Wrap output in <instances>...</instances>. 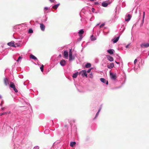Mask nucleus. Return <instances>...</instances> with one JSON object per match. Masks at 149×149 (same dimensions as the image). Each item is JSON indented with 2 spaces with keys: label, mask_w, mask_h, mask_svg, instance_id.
Instances as JSON below:
<instances>
[{
  "label": "nucleus",
  "mask_w": 149,
  "mask_h": 149,
  "mask_svg": "<svg viewBox=\"0 0 149 149\" xmlns=\"http://www.w3.org/2000/svg\"><path fill=\"white\" fill-rule=\"evenodd\" d=\"M140 47L142 48H147L149 47V43H143L140 45Z\"/></svg>",
  "instance_id": "f257e3e1"
},
{
  "label": "nucleus",
  "mask_w": 149,
  "mask_h": 149,
  "mask_svg": "<svg viewBox=\"0 0 149 149\" xmlns=\"http://www.w3.org/2000/svg\"><path fill=\"white\" fill-rule=\"evenodd\" d=\"M110 77L111 79L113 80H115L116 79V74H113L111 72V71L110 72Z\"/></svg>",
  "instance_id": "f03ea898"
},
{
  "label": "nucleus",
  "mask_w": 149,
  "mask_h": 149,
  "mask_svg": "<svg viewBox=\"0 0 149 149\" xmlns=\"http://www.w3.org/2000/svg\"><path fill=\"white\" fill-rule=\"evenodd\" d=\"M14 43H15L14 41H11L8 43H7V45L10 46L16 47V46L15 45Z\"/></svg>",
  "instance_id": "7ed1b4c3"
},
{
  "label": "nucleus",
  "mask_w": 149,
  "mask_h": 149,
  "mask_svg": "<svg viewBox=\"0 0 149 149\" xmlns=\"http://www.w3.org/2000/svg\"><path fill=\"white\" fill-rule=\"evenodd\" d=\"M4 82L6 86H8L9 84L8 79L6 78H5L4 79Z\"/></svg>",
  "instance_id": "20e7f679"
},
{
  "label": "nucleus",
  "mask_w": 149,
  "mask_h": 149,
  "mask_svg": "<svg viewBox=\"0 0 149 149\" xmlns=\"http://www.w3.org/2000/svg\"><path fill=\"white\" fill-rule=\"evenodd\" d=\"M107 59L110 62H112L113 61V58L111 56L107 55Z\"/></svg>",
  "instance_id": "39448f33"
},
{
  "label": "nucleus",
  "mask_w": 149,
  "mask_h": 149,
  "mask_svg": "<svg viewBox=\"0 0 149 149\" xmlns=\"http://www.w3.org/2000/svg\"><path fill=\"white\" fill-rule=\"evenodd\" d=\"M100 81L102 83L106 84V85L108 84V82L107 81H106L104 78H101L100 79Z\"/></svg>",
  "instance_id": "423d86ee"
},
{
  "label": "nucleus",
  "mask_w": 149,
  "mask_h": 149,
  "mask_svg": "<svg viewBox=\"0 0 149 149\" xmlns=\"http://www.w3.org/2000/svg\"><path fill=\"white\" fill-rule=\"evenodd\" d=\"M120 38V36H118L117 37L113 39L112 40L113 41V43H116L118 41V40L119 38Z\"/></svg>",
  "instance_id": "0eeeda50"
},
{
  "label": "nucleus",
  "mask_w": 149,
  "mask_h": 149,
  "mask_svg": "<svg viewBox=\"0 0 149 149\" xmlns=\"http://www.w3.org/2000/svg\"><path fill=\"white\" fill-rule=\"evenodd\" d=\"M114 66V63H111L109 65H107V67L109 69H111L113 68Z\"/></svg>",
  "instance_id": "6e6552de"
},
{
  "label": "nucleus",
  "mask_w": 149,
  "mask_h": 149,
  "mask_svg": "<svg viewBox=\"0 0 149 149\" xmlns=\"http://www.w3.org/2000/svg\"><path fill=\"white\" fill-rule=\"evenodd\" d=\"M40 27L41 30L42 31H44L45 29V26L42 23H40Z\"/></svg>",
  "instance_id": "1a4fd4ad"
},
{
  "label": "nucleus",
  "mask_w": 149,
  "mask_h": 149,
  "mask_svg": "<svg viewBox=\"0 0 149 149\" xmlns=\"http://www.w3.org/2000/svg\"><path fill=\"white\" fill-rule=\"evenodd\" d=\"M82 72L81 74L82 76H85L86 77H87V74L86 73V70H83L82 71Z\"/></svg>",
  "instance_id": "9d476101"
},
{
  "label": "nucleus",
  "mask_w": 149,
  "mask_h": 149,
  "mask_svg": "<svg viewBox=\"0 0 149 149\" xmlns=\"http://www.w3.org/2000/svg\"><path fill=\"white\" fill-rule=\"evenodd\" d=\"M60 63L61 66H63L65 65V61L64 60H62L60 61Z\"/></svg>",
  "instance_id": "9b49d317"
},
{
  "label": "nucleus",
  "mask_w": 149,
  "mask_h": 149,
  "mask_svg": "<svg viewBox=\"0 0 149 149\" xmlns=\"http://www.w3.org/2000/svg\"><path fill=\"white\" fill-rule=\"evenodd\" d=\"M107 52L109 54L111 55L113 54L114 50L113 49H110L107 50Z\"/></svg>",
  "instance_id": "f8f14e48"
},
{
  "label": "nucleus",
  "mask_w": 149,
  "mask_h": 149,
  "mask_svg": "<svg viewBox=\"0 0 149 149\" xmlns=\"http://www.w3.org/2000/svg\"><path fill=\"white\" fill-rule=\"evenodd\" d=\"M30 58H31L33 59L35 61H38V60L36 56H35L34 55H33L32 54H31L30 55Z\"/></svg>",
  "instance_id": "ddd939ff"
},
{
  "label": "nucleus",
  "mask_w": 149,
  "mask_h": 149,
  "mask_svg": "<svg viewBox=\"0 0 149 149\" xmlns=\"http://www.w3.org/2000/svg\"><path fill=\"white\" fill-rule=\"evenodd\" d=\"M126 16L128 17V18H126L125 19V21H129L130 20L131 17V15L128 14Z\"/></svg>",
  "instance_id": "4468645a"
},
{
  "label": "nucleus",
  "mask_w": 149,
  "mask_h": 149,
  "mask_svg": "<svg viewBox=\"0 0 149 149\" xmlns=\"http://www.w3.org/2000/svg\"><path fill=\"white\" fill-rule=\"evenodd\" d=\"M60 4L59 3L54 5L52 6V8L54 9H56L57 8L58 6H59Z\"/></svg>",
  "instance_id": "2eb2a0df"
},
{
  "label": "nucleus",
  "mask_w": 149,
  "mask_h": 149,
  "mask_svg": "<svg viewBox=\"0 0 149 149\" xmlns=\"http://www.w3.org/2000/svg\"><path fill=\"white\" fill-rule=\"evenodd\" d=\"M68 52L66 51H65L64 52L63 55L65 58H67L68 56Z\"/></svg>",
  "instance_id": "dca6fc26"
},
{
  "label": "nucleus",
  "mask_w": 149,
  "mask_h": 149,
  "mask_svg": "<svg viewBox=\"0 0 149 149\" xmlns=\"http://www.w3.org/2000/svg\"><path fill=\"white\" fill-rule=\"evenodd\" d=\"M78 72L77 71L75 73H74L72 75V77L73 78H76L78 75Z\"/></svg>",
  "instance_id": "f3484780"
},
{
  "label": "nucleus",
  "mask_w": 149,
  "mask_h": 149,
  "mask_svg": "<svg viewBox=\"0 0 149 149\" xmlns=\"http://www.w3.org/2000/svg\"><path fill=\"white\" fill-rule=\"evenodd\" d=\"M74 56H72V55H71V56H70V55H69V61H70L74 60Z\"/></svg>",
  "instance_id": "a211bd4d"
},
{
  "label": "nucleus",
  "mask_w": 149,
  "mask_h": 149,
  "mask_svg": "<svg viewBox=\"0 0 149 149\" xmlns=\"http://www.w3.org/2000/svg\"><path fill=\"white\" fill-rule=\"evenodd\" d=\"M102 6L104 7H106L108 5V3H106L105 2H103L102 3Z\"/></svg>",
  "instance_id": "6ab92c4d"
},
{
  "label": "nucleus",
  "mask_w": 149,
  "mask_h": 149,
  "mask_svg": "<svg viewBox=\"0 0 149 149\" xmlns=\"http://www.w3.org/2000/svg\"><path fill=\"white\" fill-rule=\"evenodd\" d=\"M145 16V12L144 11L143 12V16L142 20V22L141 23V24H142V25H143L144 23Z\"/></svg>",
  "instance_id": "aec40b11"
},
{
  "label": "nucleus",
  "mask_w": 149,
  "mask_h": 149,
  "mask_svg": "<svg viewBox=\"0 0 149 149\" xmlns=\"http://www.w3.org/2000/svg\"><path fill=\"white\" fill-rule=\"evenodd\" d=\"M10 88H13L14 87H15V86L13 82H10Z\"/></svg>",
  "instance_id": "412c9836"
},
{
  "label": "nucleus",
  "mask_w": 149,
  "mask_h": 149,
  "mask_svg": "<svg viewBox=\"0 0 149 149\" xmlns=\"http://www.w3.org/2000/svg\"><path fill=\"white\" fill-rule=\"evenodd\" d=\"M76 143L75 142H71L70 143V146L72 147H73L76 144Z\"/></svg>",
  "instance_id": "4be33fe9"
},
{
  "label": "nucleus",
  "mask_w": 149,
  "mask_h": 149,
  "mask_svg": "<svg viewBox=\"0 0 149 149\" xmlns=\"http://www.w3.org/2000/svg\"><path fill=\"white\" fill-rule=\"evenodd\" d=\"M91 39L92 41H94L96 40V38L94 37L93 35H92L91 36Z\"/></svg>",
  "instance_id": "5701e85b"
},
{
  "label": "nucleus",
  "mask_w": 149,
  "mask_h": 149,
  "mask_svg": "<svg viewBox=\"0 0 149 149\" xmlns=\"http://www.w3.org/2000/svg\"><path fill=\"white\" fill-rule=\"evenodd\" d=\"M11 113V112L10 111L6 112H3L2 113H1L0 115L1 116L3 115L7 114H10Z\"/></svg>",
  "instance_id": "b1692460"
},
{
  "label": "nucleus",
  "mask_w": 149,
  "mask_h": 149,
  "mask_svg": "<svg viewBox=\"0 0 149 149\" xmlns=\"http://www.w3.org/2000/svg\"><path fill=\"white\" fill-rule=\"evenodd\" d=\"M91 66V64L89 63H87L85 65V67L86 68H90Z\"/></svg>",
  "instance_id": "393cba45"
},
{
  "label": "nucleus",
  "mask_w": 149,
  "mask_h": 149,
  "mask_svg": "<svg viewBox=\"0 0 149 149\" xmlns=\"http://www.w3.org/2000/svg\"><path fill=\"white\" fill-rule=\"evenodd\" d=\"M84 33V31L83 29H81L79 30V31L78 33L79 35H81L83 34Z\"/></svg>",
  "instance_id": "a878e982"
},
{
  "label": "nucleus",
  "mask_w": 149,
  "mask_h": 149,
  "mask_svg": "<svg viewBox=\"0 0 149 149\" xmlns=\"http://www.w3.org/2000/svg\"><path fill=\"white\" fill-rule=\"evenodd\" d=\"M99 112H100L99 111H97V113L96 114L95 117L93 118V120L95 119L98 116Z\"/></svg>",
  "instance_id": "bb28decb"
},
{
  "label": "nucleus",
  "mask_w": 149,
  "mask_h": 149,
  "mask_svg": "<svg viewBox=\"0 0 149 149\" xmlns=\"http://www.w3.org/2000/svg\"><path fill=\"white\" fill-rule=\"evenodd\" d=\"M79 36L80 38L78 39V41L81 40L83 38L82 36L81 35H79Z\"/></svg>",
  "instance_id": "cd10ccee"
},
{
  "label": "nucleus",
  "mask_w": 149,
  "mask_h": 149,
  "mask_svg": "<svg viewBox=\"0 0 149 149\" xmlns=\"http://www.w3.org/2000/svg\"><path fill=\"white\" fill-rule=\"evenodd\" d=\"M33 32V30L31 29H30L28 31V32L29 33H32Z\"/></svg>",
  "instance_id": "c85d7f7f"
},
{
  "label": "nucleus",
  "mask_w": 149,
  "mask_h": 149,
  "mask_svg": "<svg viewBox=\"0 0 149 149\" xmlns=\"http://www.w3.org/2000/svg\"><path fill=\"white\" fill-rule=\"evenodd\" d=\"M43 67L44 65H42L41 66V67L40 68L42 72H43Z\"/></svg>",
  "instance_id": "c756f323"
},
{
  "label": "nucleus",
  "mask_w": 149,
  "mask_h": 149,
  "mask_svg": "<svg viewBox=\"0 0 149 149\" xmlns=\"http://www.w3.org/2000/svg\"><path fill=\"white\" fill-rule=\"evenodd\" d=\"M13 88V89L15 93H17L18 92V90H17V89L15 88V86Z\"/></svg>",
  "instance_id": "7c9ffc66"
},
{
  "label": "nucleus",
  "mask_w": 149,
  "mask_h": 149,
  "mask_svg": "<svg viewBox=\"0 0 149 149\" xmlns=\"http://www.w3.org/2000/svg\"><path fill=\"white\" fill-rule=\"evenodd\" d=\"M45 19L44 20L43 19L42 20V22H46L47 21V17H46V16H45Z\"/></svg>",
  "instance_id": "2f4dec72"
},
{
  "label": "nucleus",
  "mask_w": 149,
  "mask_h": 149,
  "mask_svg": "<svg viewBox=\"0 0 149 149\" xmlns=\"http://www.w3.org/2000/svg\"><path fill=\"white\" fill-rule=\"evenodd\" d=\"M22 59V57H21V56H19L18 58V59L16 61L17 62H19V61L21 59Z\"/></svg>",
  "instance_id": "473e14b6"
},
{
  "label": "nucleus",
  "mask_w": 149,
  "mask_h": 149,
  "mask_svg": "<svg viewBox=\"0 0 149 149\" xmlns=\"http://www.w3.org/2000/svg\"><path fill=\"white\" fill-rule=\"evenodd\" d=\"M33 149H39V147L38 146H36L34 147Z\"/></svg>",
  "instance_id": "72a5a7b5"
},
{
  "label": "nucleus",
  "mask_w": 149,
  "mask_h": 149,
  "mask_svg": "<svg viewBox=\"0 0 149 149\" xmlns=\"http://www.w3.org/2000/svg\"><path fill=\"white\" fill-rule=\"evenodd\" d=\"M105 25V24L104 23H102V24L101 25H100V28H102V27H103L104 26V25Z\"/></svg>",
  "instance_id": "f704fd0d"
},
{
  "label": "nucleus",
  "mask_w": 149,
  "mask_h": 149,
  "mask_svg": "<svg viewBox=\"0 0 149 149\" xmlns=\"http://www.w3.org/2000/svg\"><path fill=\"white\" fill-rule=\"evenodd\" d=\"M49 1L52 3H56V1L55 0H49Z\"/></svg>",
  "instance_id": "c9c22d12"
},
{
  "label": "nucleus",
  "mask_w": 149,
  "mask_h": 149,
  "mask_svg": "<svg viewBox=\"0 0 149 149\" xmlns=\"http://www.w3.org/2000/svg\"><path fill=\"white\" fill-rule=\"evenodd\" d=\"M72 55V53L71 51V49H70L69 51V55H70V56H71V55Z\"/></svg>",
  "instance_id": "e433bc0d"
},
{
  "label": "nucleus",
  "mask_w": 149,
  "mask_h": 149,
  "mask_svg": "<svg viewBox=\"0 0 149 149\" xmlns=\"http://www.w3.org/2000/svg\"><path fill=\"white\" fill-rule=\"evenodd\" d=\"M92 69V68H90V69H89L88 70L86 71V72H88V73H89L91 71V69Z\"/></svg>",
  "instance_id": "4c0bfd02"
},
{
  "label": "nucleus",
  "mask_w": 149,
  "mask_h": 149,
  "mask_svg": "<svg viewBox=\"0 0 149 149\" xmlns=\"http://www.w3.org/2000/svg\"><path fill=\"white\" fill-rule=\"evenodd\" d=\"M102 108V105H101V106L100 107V108H99V109L98 110V111H99V112H100Z\"/></svg>",
  "instance_id": "58836bf2"
},
{
  "label": "nucleus",
  "mask_w": 149,
  "mask_h": 149,
  "mask_svg": "<svg viewBox=\"0 0 149 149\" xmlns=\"http://www.w3.org/2000/svg\"><path fill=\"white\" fill-rule=\"evenodd\" d=\"M48 9V8L47 7H45L44 8V11Z\"/></svg>",
  "instance_id": "ea45409f"
},
{
  "label": "nucleus",
  "mask_w": 149,
  "mask_h": 149,
  "mask_svg": "<svg viewBox=\"0 0 149 149\" xmlns=\"http://www.w3.org/2000/svg\"><path fill=\"white\" fill-rule=\"evenodd\" d=\"M116 18V17L115 16H114V17L113 18V20H112V21L113 22H114L115 21V19Z\"/></svg>",
  "instance_id": "a19ab883"
},
{
  "label": "nucleus",
  "mask_w": 149,
  "mask_h": 149,
  "mask_svg": "<svg viewBox=\"0 0 149 149\" xmlns=\"http://www.w3.org/2000/svg\"><path fill=\"white\" fill-rule=\"evenodd\" d=\"M91 10H92V11L94 13L95 10V8H92Z\"/></svg>",
  "instance_id": "79ce46f5"
},
{
  "label": "nucleus",
  "mask_w": 149,
  "mask_h": 149,
  "mask_svg": "<svg viewBox=\"0 0 149 149\" xmlns=\"http://www.w3.org/2000/svg\"><path fill=\"white\" fill-rule=\"evenodd\" d=\"M65 128V130H67L68 129V126L67 125H65L64 126Z\"/></svg>",
  "instance_id": "37998d69"
},
{
  "label": "nucleus",
  "mask_w": 149,
  "mask_h": 149,
  "mask_svg": "<svg viewBox=\"0 0 149 149\" xmlns=\"http://www.w3.org/2000/svg\"><path fill=\"white\" fill-rule=\"evenodd\" d=\"M137 61V59H136L134 61V64H135L136 63V62Z\"/></svg>",
  "instance_id": "c03bdc74"
},
{
  "label": "nucleus",
  "mask_w": 149,
  "mask_h": 149,
  "mask_svg": "<svg viewBox=\"0 0 149 149\" xmlns=\"http://www.w3.org/2000/svg\"><path fill=\"white\" fill-rule=\"evenodd\" d=\"M130 43L128 45H127L125 47L126 48H128L129 47V45H130Z\"/></svg>",
  "instance_id": "a18cd8bd"
},
{
  "label": "nucleus",
  "mask_w": 149,
  "mask_h": 149,
  "mask_svg": "<svg viewBox=\"0 0 149 149\" xmlns=\"http://www.w3.org/2000/svg\"><path fill=\"white\" fill-rule=\"evenodd\" d=\"M90 77L91 78H92L93 77V75L92 73H91L90 74Z\"/></svg>",
  "instance_id": "49530a36"
},
{
  "label": "nucleus",
  "mask_w": 149,
  "mask_h": 149,
  "mask_svg": "<svg viewBox=\"0 0 149 149\" xmlns=\"http://www.w3.org/2000/svg\"><path fill=\"white\" fill-rule=\"evenodd\" d=\"M15 45L16 46V47H18L19 46V44H16Z\"/></svg>",
  "instance_id": "de8ad7c7"
},
{
  "label": "nucleus",
  "mask_w": 149,
  "mask_h": 149,
  "mask_svg": "<svg viewBox=\"0 0 149 149\" xmlns=\"http://www.w3.org/2000/svg\"><path fill=\"white\" fill-rule=\"evenodd\" d=\"M115 62L117 64H120V63L119 62H118L116 61H115Z\"/></svg>",
  "instance_id": "09e8293b"
},
{
  "label": "nucleus",
  "mask_w": 149,
  "mask_h": 149,
  "mask_svg": "<svg viewBox=\"0 0 149 149\" xmlns=\"http://www.w3.org/2000/svg\"><path fill=\"white\" fill-rule=\"evenodd\" d=\"M1 109L2 110H4L5 109V108L4 107H2Z\"/></svg>",
  "instance_id": "8fccbe9b"
},
{
  "label": "nucleus",
  "mask_w": 149,
  "mask_h": 149,
  "mask_svg": "<svg viewBox=\"0 0 149 149\" xmlns=\"http://www.w3.org/2000/svg\"><path fill=\"white\" fill-rule=\"evenodd\" d=\"M92 19H93V17H92L90 19V21H92Z\"/></svg>",
  "instance_id": "3c124183"
},
{
  "label": "nucleus",
  "mask_w": 149,
  "mask_h": 149,
  "mask_svg": "<svg viewBox=\"0 0 149 149\" xmlns=\"http://www.w3.org/2000/svg\"><path fill=\"white\" fill-rule=\"evenodd\" d=\"M2 102L1 104L0 105V106H1V107L2 106Z\"/></svg>",
  "instance_id": "603ef678"
},
{
  "label": "nucleus",
  "mask_w": 149,
  "mask_h": 149,
  "mask_svg": "<svg viewBox=\"0 0 149 149\" xmlns=\"http://www.w3.org/2000/svg\"><path fill=\"white\" fill-rule=\"evenodd\" d=\"M2 97L0 95V99Z\"/></svg>",
  "instance_id": "864d4df0"
},
{
  "label": "nucleus",
  "mask_w": 149,
  "mask_h": 149,
  "mask_svg": "<svg viewBox=\"0 0 149 149\" xmlns=\"http://www.w3.org/2000/svg\"><path fill=\"white\" fill-rule=\"evenodd\" d=\"M94 0H90V1H93Z\"/></svg>",
  "instance_id": "5fc2aeb1"
},
{
  "label": "nucleus",
  "mask_w": 149,
  "mask_h": 149,
  "mask_svg": "<svg viewBox=\"0 0 149 149\" xmlns=\"http://www.w3.org/2000/svg\"><path fill=\"white\" fill-rule=\"evenodd\" d=\"M148 56H149V52H148Z\"/></svg>",
  "instance_id": "6e6d98bb"
},
{
  "label": "nucleus",
  "mask_w": 149,
  "mask_h": 149,
  "mask_svg": "<svg viewBox=\"0 0 149 149\" xmlns=\"http://www.w3.org/2000/svg\"><path fill=\"white\" fill-rule=\"evenodd\" d=\"M99 24H97L96 25V26H97V25H99Z\"/></svg>",
  "instance_id": "4d7b16f0"
},
{
  "label": "nucleus",
  "mask_w": 149,
  "mask_h": 149,
  "mask_svg": "<svg viewBox=\"0 0 149 149\" xmlns=\"http://www.w3.org/2000/svg\"><path fill=\"white\" fill-rule=\"evenodd\" d=\"M46 131H44V133H45V132H46Z\"/></svg>",
  "instance_id": "13d9d810"
},
{
  "label": "nucleus",
  "mask_w": 149,
  "mask_h": 149,
  "mask_svg": "<svg viewBox=\"0 0 149 149\" xmlns=\"http://www.w3.org/2000/svg\"><path fill=\"white\" fill-rule=\"evenodd\" d=\"M119 88V87H117V88Z\"/></svg>",
  "instance_id": "bf43d9fd"
}]
</instances>
